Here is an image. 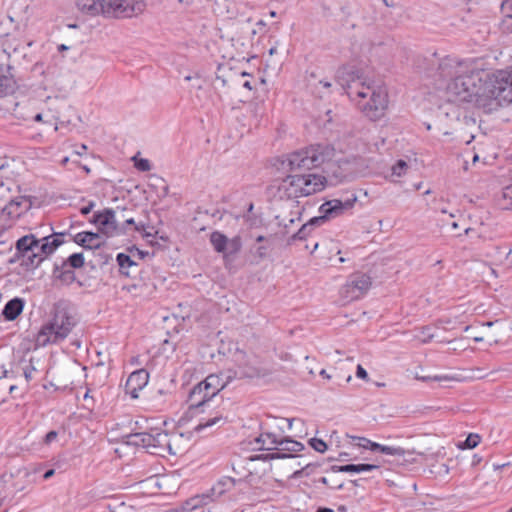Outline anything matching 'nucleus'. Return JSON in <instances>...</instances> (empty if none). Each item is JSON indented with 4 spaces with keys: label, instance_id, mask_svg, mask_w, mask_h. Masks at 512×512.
I'll return each instance as SVG.
<instances>
[{
    "label": "nucleus",
    "instance_id": "f257e3e1",
    "mask_svg": "<svg viewBox=\"0 0 512 512\" xmlns=\"http://www.w3.org/2000/svg\"><path fill=\"white\" fill-rule=\"evenodd\" d=\"M437 75L449 102L473 103L487 113L512 103V74L503 70L491 74L481 59L444 57Z\"/></svg>",
    "mask_w": 512,
    "mask_h": 512
},
{
    "label": "nucleus",
    "instance_id": "f03ea898",
    "mask_svg": "<svg viewBox=\"0 0 512 512\" xmlns=\"http://www.w3.org/2000/svg\"><path fill=\"white\" fill-rule=\"evenodd\" d=\"M337 81L346 89L348 97L364 117L378 121L385 116L389 98L384 86L368 79H361L355 75L352 67L339 69Z\"/></svg>",
    "mask_w": 512,
    "mask_h": 512
},
{
    "label": "nucleus",
    "instance_id": "7ed1b4c3",
    "mask_svg": "<svg viewBox=\"0 0 512 512\" xmlns=\"http://www.w3.org/2000/svg\"><path fill=\"white\" fill-rule=\"evenodd\" d=\"M327 179L314 173H292L282 179L278 185L280 198L297 199L322 191Z\"/></svg>",
    "mask_w": 512,
    "mask_h": 512
},
{
    "label": "nucleus",
    "instance_id": "20e7f679",
    "mask_svg": "<svg viewBox=\"0 0 512 512\" xmlns=\"http://www.w3.org/2000/svg\"><path fill=\"white\" fill-rule=\"evenodd\" d=\"M76 321L69 311L64 307H56L49 322L42 326L38 332L35 342L37 347H45L64 340Z\"/></svg>",
    "mask_w": 512,
    "mask_h": 512
},
{
    "label": "nucleus",
    "instance_id": "39448f33",
    "mask_svg": "<svg viewBox=\"0 0 512 512\" xmlns=\"http://www.w3.org/2000/svg\"><path fill=\"white\" fill-rule=\"evenodd\" d=\"M331 155L332 151L328 147L321 145L311 146L289 154L283 161V165L292 173H298L320 166L330 159Z\"/></svg>",
    "mask_w": 512,
    "mask_h": 512
},
{
    "label": "nucleus",
    "instance_id": "423d86ee",
    "mask_svg": "<svg viewBox=\"0 0 512 512\" xmlns=\"http://www.w3.org/2000/svg\"><path fill=\"white\" fill-rule=\"evenodd\" d=\"M188 413L194 418L193 430L195 432H203L206 430H214L224 426L228 417L221 407H214L213 404L204 407L188 408Z\"/></svg>",
    "mask_w": 512,
    "mask_h": 512
},
{
    "label": "nucleus",
    "instance_id": "0eeeda50",
    "mask_svg": "<svg viewBox=\"0 0 512 512\" xmlns=\"http://www.w3.org/2000/svg\"><path fill=\"white\" fill-rule=\"evenodd\" d=\"M356 201V195H352V197L347 198L344 201L339 199L326 201L319 207L320 216L310 219L308 223L302 226L300 233L306 231L312 226L321 225L325 223L327 219L337 217L345 211L352 209Z\"/></svg>",
    "mask_w": 512,
    "mask_h": 512
},
{
    "label": "nucleus",
    "instance_id": "6e6552de",
    "mask_svg": "<svg viewBox=\"0 0 512 512\" xmlns=\"http://www.w3.org/2000/svg\"><path fill=\"white\" fill-rule=\"evenodd\" d=\"M181 439L177 434L169 435L164 431L153 430L147 432L146 450L150 454L165 456L166 453L176 455L179 448L176 443Z\"/></svg>",
    "mask_w": 512,
    "mask_h": 512
},
{
    "label": "nucleus",
    "instance_id": "1a4fd4ad",
    "mask_svg": "<svg viewBox=\"0 0 512 512\" xmlns=\"http://www.w3.org/2000/svg\"><path fill=\"white\" fill-rule=\"evenodd\" d=\"M371 277L365 273H354L350 275L340 290L341 298L349 303L362 298L371 288Z\"/></svg>",
    "mask_w": 512,
    "mask_h": 512
},
{
    "label": "nucleus",
    "instance_id": "9d476101",
    "mask_svg": "<svg viewBox=\"0 0 512 512\" xmlns=\"http://www.w3.org/2000/svg\"><path fill=\"white\" fill-rule=\"evenodd\" d=\"M93 223L107 236H114L122 232L116 211L112 209H105L103 212L95 214L93 216Z\"/></svg>",
    "mask_w": 512,
    "mask_h": 512
},
{
    "label": "nucleus",
    "instance_id": "9b49d317",
    "mask_svg": "<svg viewBox=\"0 0 512 512\" xmlns=\"http://www.w3.org/2000/svg\"><path fill=\"white\" fill-rule=\"evenodd\" d=\"M30 207L29 201L24 197L11 200L0 213V223L4 226H10L11 223L20 217Z\"/></svg>",
    "mask_w": 512,
    "mask_h": 512
},
{
    "label": "nucleus",
    "instance_id": "f8f14e48",
    "mask_svg": "<svg viewBox=\"0 0 512 512\" xmlns=\"http://www.w3.org/2000/svg\"><path fill=\"white\" fill-rule=\"evenodd\" d=\"M215 396L205 387L204 381L195 385L188 395V408L204 407L213 404Z\"/></svg>",
    "mask_w": 512,
    "mask_h": 512
},
{
    "label": "nucleus",
    "instance_id": "ddd939ff",
    "mask_svg": "<svg viewBox=\"0 0 512 512\" xmlns=\"http://www.w3.org/2000/svg\"><path fill=\"white\" fill-rule=\"evenodd\" d=\"M149 381V373L145 369H138L132 372L125 384V391L133 399L139 397V392L146 387Z\"/></svg>",
    "mask_w": 512,
    "mask_h": 512
},
{
    "label": "nucleus",
    "instance_id": "4468645a",
    "mask_svg": "<svg viewBox=\"0 0 512 512\" xmlns=\"http://www.w3.org/2000/svg\"><path fill=\"white\" fill-rule=\"evenodd\" d=\"M73 241L85 249H98L104 244V240L99 233L84 231L79 232L73 237Z\"/></svg>",
    "mask_w": 512,
    "mask_h": 512
},
{
    "label": "nucleus",
    "instance_id": "2eb2a0df",
    "mask_svg": "<svg viewBox=\"0 0 512 512\" xmlns=\"http://www.w3.org/2000/svg\"><path fill=\"white\" fill-rule=\"evenodd\" d=\"M203 381L205 387H208V391L216 397L228 385L230 377L224 373L210 374Z\"/></svg>",
    "mask_w": 512,
    "mask_h": 512
},
{
    "label": "nucleus",
    "instance_id": "dca6fc26",
    "mask_svg": "<svg viewBox=\"0 0 512 512\" xmlns=\"http://www.w3.org/2000/svg\"><path fill=\"white\" fill-rule=\"evenodd\" d=\"M145 9L143 0H121L120 17H132Z\"/></svg>",
    "mask_w": 512,
    "mask_h": 512
},
{
    "label": "nucleus",
    "instance_id": "f3484780",
    "mask_svg": "<svg viewBox=\"0 0 512 512\" xmlns=\"http://www.w3.org/2000/svg\"><path fill=\"white\" fill-rule=\"evenodd\" d=\"M63 236L64 234L62 233H56L39 239L40 250H42L43 254L45 255V258L52 254L55 251V249L63 243Z\"/></svg>",
    "mask_w": 512,
    "mask_h": 512
},
{
    "label": "nucleus",
    "instance_id": "a211bd4d",
    "mask_svg": "<svg viewBox=\"0 0 512 512\" xmlns=\"http://www.w3.org/2000/svg\"><path fill=\"white\" fill-rule=\"evenodd\" d=\"M279 441L280 439H278V437L273 433H262L255 438V448L260 450L278 449Z\"/></svg>",
    "mask_w": 512,
    "mask_h": 512
},
{
    "label": "nucleus",
    "instance_id": "6ab92c4d",
    "mask_svg": "<svg viewBox=\"0 0 512 512\" xmlns=\"http://www.w3.org/2000/svg\"><path fill=\"white\" fill-rule=\"evenodd\" d=\"M77 9L88 16L101 15V1L100 0H76Z\"/></svg>",
    "mask_w": 512,
    "mask_h": 512
},
{
    "label": "nucleus",
    "instance_id": "aec40b11",
    "mask_svg": "<svg viewBox=\"0 0 512 512\" xmlns=\"http://www.w3.org/2000/svg\"><path fill=\"white\" fill-rule=\"evenodd\" d=\"M24 301L20 298H14L7 302L3 309V315L6 320H15L23 311Z\"/></svg>",
    "mask_w": 512,
    "mask_h": 512
},
{
    "label": "nucleus",
    "instance_id": "412c9836",
    "mask_svg": "<svg viewBox=\"0 0 512 512\" xmlns=\"http://www.w3.org/2000/svg\"><path fill=\"white\" fill-rule=\"evenodd\" d=\"M36 237L33 234L25 235L16 242V249L23 258V264L28 261L29 255L31 254L32 245L35 244Z\"/></svg>",
    "mask_w": 512,
    "mask_h": 512
},
{
    "label": "nucleus",
    "instance_id": "4be33fe9",
    "mask_svg": "<svg viewBox=\"0 0 512 512\" xmlns=\"http://www.w3.org/2000/svg\"><path fill=\"white\" fill-rule=\"evenodd\" d=\"M101 15L104 17H120L121 0H100Z\"/></svg>",
    "mask_w": 512,
    "mask_h": 512
},
{
    "label": "nucleus",
    "instance_id": "5701e85b",
    "mask_svg": "<svg viewBox=\"0 0 512 512\" xmlns=\"http://www.w3.org/2000/svg\"><path fill=\"white\" fill-rule=\"evenodd\" d=\"M210 500L211 496L208 494L196 495L185 502L183 509L185 511L196 512L207 505Z\"/></svg>",
    "mask_w": 512,
    "mask_h": 512
},
{
    "label": "nucleus",
    "instance_id": "b1692460",
    "mask_svg": "<svg viewBox=\"0 0 512 512\" xmlns=\"http://www.w3.org/2000/svg\"><path fill=\"white\" fill-rule=\"evenodd\" d=\"M379 467L377 465L373 464H348L343 466H334L332 469L333 471L337 472H353V473H362V472H369L372 470H376Z\"/></svg>",
    "mask_w": 512,
    "mask_h": 512
},
{
    "label": "nucleus",
    "instance_id": "393cba45",
    "mask_svg": "<svg viewBox=\"0 0 512 512\" xmlns=\"http://www.w3.org/2000/svg\"><path fill=\"white\" fill-rule=\"evenodd\" d=\"M45 259V255L40 250V241L35 239V244L32 245L31 254L29 255L28 261H25L27 267H38Z\"/></svg>",
    "mask_w": 512,
    "mask_h": 512
},
{
    "label": "nucleus",
    "instance_id": "a878e982",
    "mask_svg": "<svg viewBox=\"0 0 512 512\" xmlns=\"http://www.w3.org/2000/svg\"><path fill=\"white\" fill-rule=\"evenodd\" d=\"M228 238L219 231L210 234V242L216 252L224 254Z\"/></svg>",
    "mask_w": 512,
    "mask_h": 512
},
{
    "label": "nucleus",
    "instance_id": "bb28decb",
    "mask_svg": "<svg viewBox=\"0 0 512 512\" xmlns=\"http://www.w3.org/2000/svg\"><path fill=\"white\" fill-rule=\"evenodd\" d=\"M374 451H379L382 454L395 456V457H403L405 455V450L398 446H388L377 443L376 445H372Z\"/></svg>",
    "mask_w": 512,
    "mask_h": 512
},
{
    "label": "nucleus",
    "instance_id": "cd10ccee",
    "mask_svg": "<svg viewBox=\"0 0 512 512\" xmlns=\"http://www.w3.org/2000/svg\"><path fill=\"white\" fill-rule=\"evenodd\" d=\"M235 486V480L230 477H224L212 488L213 495L221 496L224 492Z\"/></svg>",
    "mask_w": 512,
    "mask_h": 512
},
{
    "label": "nucleus",
    "instance_id": "c85d7f7f",
    "mask_svg": "<svg viewBox=\"0 0 512 512\" xmlns=\"http://www.w3.org/2000/svg\"><path fill=\"white\" fill-rule=\"evenodd\" d=\"M242 247V241L240 236H235L231 239L227 240L225 251H224V257L233 256L237 254Z\"/></svg>",
    "mask_w": 512,
    "mask_h": 512
},
{
    "label": "nucleus",
    "instance_id": "c756f323",
    "mask_svg": "<svg viewBox=\"0 0 512 512\" xmlns=\"http://www.w3.org/2000/svg\"><path fill=\"white\" fill-rule=\"evenodd\" d=\"M511 253L512 248L510 246H495L493 251L489 253L488 256L494 257L497 261L502 263L509 257Z\"/></svg>",
    "mask_w": 512,
    "mask_h": 512
},
{
    "label": "nucleus",
    "instance_id": "7c9ffc66",
    "mask_svg": "<svg viewBox=\"0 0 512 512\" xmlns=\"http://www.w3.org/2000/svg\"><path fill=\"white\" fill-rule=\"evenodd\" d=\"M504 13L503 26L507 30H512V0H506L502 4Z\"/></svg>",
    "mask_w": 512,
    "mask_h": 512
},
{
    "label": "nucleus",
    "instance_id": "2f4dec72",
    "mask_svg": "<svg viewBox=\"0 0 512 512\" xmlns=\"http://www.w3.org/2000/svg\"><path fill=\"white\" fill-rule=\"evenodd\" d=\"M278 449L280 451L298 452L303 449V444L290 439H280Z\"/></svg>",
    "mask_w": 512,
    "mask_h": 512
},
{
    "label": "nucleus",
    "instance_id": "473e14b6",
    "mask_svg": "<svg viewBox=\"0 0 512 512\" xmlns=\"http://www.w3.org/2000/svg\"><path fill=\"white\" fill-rule=\"evenodd\" d=\"M147 432L134 433L127 436V444L143 447L146 449Z\"/></svg>",
    "mask_w": 512,
    "mask_h": 512
},
{
    "label": "nucleus",
    "instance_id": "72a5a7b5",
    "mask_svg": "<svg viewBox=\"0 0 512 512\" xmlns=\"http://www.w3.org/2000/svg\"><path fill=\"white\" fill-rule=\"evenodd\" d=\"M68 265L71 268H80L84 265V256L82 253H74L70 255L67 259V263L64 264V267Z\"/></svg>",
    "mask_w": 512,
    "mask_h": 512
},
{
    "label": "nucleus",
    "instance_id": "f704fd0d",
    "mask_svg": "<svg viewBox=\"0 0 512 512\" xmlns=\"http://www.w3.org/2000/svg\"><path fill=\"white\" fill-rule=\"evenodd\" d=\"M117 262L120 266V269L123 273L128 274V271H125L127 268H129L132 265H135V263L131 260L130 256L124 253H119L117 255Z\"/></svg>",
    "mask_w": 512,
    "mask_h": 512
},
{
    "label": "nucleus",
    "instance_id": "c9c22d12",
    "mask_svg": "<svg viewBox=\"0 0 512 512\" xmlns=\"http://www.w3.org/2000/svg\"><path fill=\"white\" fill-rule=\"evenodd\" d=\"M480 442V436L478 434L471 433L467 436L466 440L459 445L461 449H473Z\"/></svg>",
    "mask_w": 512,
    "mask_h": 512
},
{
    "label": "nucleus",
    "instance_id": "e433bc0d",
    "mask_svg": "<svg viewBox=\"0 0 512 512\" xmlns=\"http://www.w3.org/2000/svg\"><path fill=\"white\" fill-rule=\"evenodd\" d=\"M316 468H317L316 464L307 463V464H305L302 467V469L296 470L293 473V477L294 478H301L303 476H309L310 474H312L315 471Z\"/></svg>",
    "mask_w": 512,
    "mask_h": 512
},
{
    "label": "nucleus",
    "instance_id": "4c0bfd02",
    "mask_svg": "<svg viewBox=\"0 0 512 512\" xmlns=\"http://www.w3.org/2000/svg\"><path fill=\"white\" fill-rule=\"evenodd\" d=\"M351 439L356 442L355 443L356 446H358L360 448L368 449L371 451H374V448L372 447V445L377 444L376 442H373L364 437L351 436Z\"/></svg>",
    "mask_w": 512,
    "mask_h": 512
},
{
    "label": "nucleus",
    "instance_id": "58836bf2",
    "mask_svg": "<svg viewBox=\"0 0 512 512\" xmlns=\"http://www.w3.org/2000/svg\"><path fill=\"white\" fill-rule=\"evenodd\" d=\"M503 208L512 209V184L502 190Z\"/></svg>",
    "mask_w": 512,
    "mask_h": 512
},
{
    "label": "nucleus",
    "instance_id": "ea45409f",
    "mask_svg": "<svg viewBox=\"0 0 512 512\" xmlns=\"http://www.w3.org/2000/svg\"><path fill=\"white\" fill-rule=\"evenodd\" d=\"M408 169V164L404 160H398L392 167V175L401 177Z\"/></svg>",
    "mask_w": 512,
    "mask_h": 512
},
{
    "label": "nucleus",
    "instance_id": "a19ab883",
    "mask_svg": "<svg viewBox=\"0 0 512 512\" xmlns=\"http://www.w3.org/2000/svg\"><path fill=\"white\" fill-rule=\"evenodd\" d=\"M134 165L139 171H142V172L150 171L152 168L150 161L148 159H144V158H141V159L134 158Z\"/></svg>",
    "mask_w": 512,
    "mask_h": 512
},
{
    "label": "nucleus",
    "instance_id": "79ce46f5",
    "mask_svg": "<svg viewBox=\"0 0 512 512\" xmlns=\"http://www.w3.org/2000/svg\"><path fill=\"white\" fill-rule=\"evenodd\" d=\"M416 337L422 343H428L433 339L434 335L431 333V329L429 327H424Z\"/></svg>",
    "mask_w": 512,
    "mask_h": 512
},
{
    "label": "nucleus",
    "instance_id": "37998d69",
    "mask_svg": "<svg viewBox=\"0 0 512 512\" xmlns=\"http://www.w3.org/2000/svg\"><path fill=\"white\" fill-rule=\"evenodd\" d=\"M23 375L27 383H29L32 379H34L35 374L37 373L36 368L31 364H27L23 367Z\"/></svg>",
    "mask_w": 512,
    "mask_h": 512
},
{
    "label": "nucleus",
    "instance_id": "c03bdc74",
    "mask_svg": "<svg viewBox=\"0 0 512 512\" xmlns=\"http://www.w3.org/2000/svg\"><path fill=\"white\" fill-rule=\"evenodd\" d=\"M310 445L313 447L314 450L320 453H324L327 450V444L318 438H312L310 440Z\"/></svg>",
    "mask_w": 512,
    "mask_h": 512
},
{
    "label": "nucleus",
    "instance_id": "a18cd8bd",
    "mask_svg": "<svg viewBox=\"0 0 512 512\" xmlns=\"http://www.w3.org/2000/svg\"><path fill=\"white\" fill-rule=\"evenodd\" d=\"M12 90L10 80L7 77L0 78V96L6 95Z\"/></svg>",
    "mask_w": 512,
    "mask_h": 512
},
{
    "label": "nucleus",
    "instance_id": "49530a36",
    "mask_svg": "<svg viewBox=\"0 0 512 512\" xmlns=\"http://www.w3.org/2000/svg\"><path fill=\"white\" fill-rule=\"evenodd\" d=\"M422 381H437V382H442V381H451L453 380L454 378L449 376V375H434V376H423L420 378Z\"/></svg>",
    "mask_w": 512,
    "mask_h": 512
},
{
    "label": "nucleus",
    "instance_id": "de8ad7c7",
    "mask_svg": "<svg viewBox=\"0 0 512 512\" xmlns=\"http://www.w3.org/2000/svg\"><path fill=\"white\" fill-rule=\"evenodd\" d=\"M232 358L237 364H243L245 353L242 350H240L236 344H234V353L232 354Z\"/></svg>",
    "mask_w": 512,
    "mask_h": 512
},
{
    "label": "nucleus",
    "instance_id": "09e8293b",
    "mask_svg": "<svg viewBox=\"0 0 512 512\" xmlns=\"http://www.w3.org/2000/svg\"><path fill=\"white\" fill-rule=\"evenodd\" d=\"M57 436H58V433L56 431H50L46 434L45 438H44V443L46 445H50L51 443H53L56 439H57Z\"/></svg>",
    "mask_w": 512,
    "mask_h": 512
},
{
    "label": "nucleus",
    "instance_id": "8fccbe9b",
    "mask_svg": "<svg viewBox=\"0 0 512 512\" xmlns=\"http://www.w3.org/2000/svg\"><path fill=\"white\" fill-rule=\"evenodd\" d=\"M356 376L360 379L368 380V373L361 365L357 366Z\"/></svg>",
    "mask_w": 512,
    "mask_h": 512
},
{
    "label": "nucleus",
    "instance_id": "3c124183",
    "mask_svg": "<svg viewBox=\"0 0 512 512\" xmlns=\"http://www.w3.org/2000/svg\"><path fill=\"white\" fill-rule=\"evenodd\" d=\"M125 223L128 224V225H134L135 226V230L136 231H142V229L144 228V225H140V224H135L134 222V219L133 218H127L125 219Z\"/></svg>",
    "mask_w": 512,
    "mask_h": 512
},
{
    "label": "nucleus",
    "instance_id": "603ef678",
    "mask_svg": "<svg viewBox=\"0 0 512 512\" xmlns=\"http://www.w3.org/2000/svg\"><path fill=\"white\" fill-rule=\"evenodd\" d=\"M256 255L261 259L265 258L267 255V248L265 246L258 247L256 249Z\"/></svg>",
    "mask_w": 512,
    "mask_h": 512
},
{
    "label": "nucleus",
    "instance_id": "864d4df0",
    "mask_svg": "<svg viewBox=\"0 0 512 512\" xmlns=\"http://www.w3.org/2000/svg\"><path fill=\"white\" fill-rule=\"evenodd\" d=\"M192 79H195V80H196V83H195V84H193V87H194V88H197V89H200V88L202 87V85H201V83H200V81H199V77H198L197 75H196V76H194V77H193V76H191V75H187V76H185V80H186V81H191Z\"/></svg>",
    "mask_w": 512,
    "mask_h": 512
},
{
    "label": "nucleus",
    "instance_id": "5fc2aeb1",
    "mask_svg": "<svg viewBox=\"0 0 512 512\" xmlns=\"http://www.w3.org/2000/svg\"><path fill=\"white\" fill-rule=\"evenodd\" d=\"M93 207H94V203H90L89 205L84 206V207L81 208V213L83 215H87V214H89L91 212Z\"/></svg>",
    "mask_w": 512,
    "mask_h": 512
},
{
    "label": "nucleus",
    "instance_id": "6e6d98bb",
    "mask_svg": "<svg viewBox=\"0 0 512 512\" xmlns=\"http://www.w3.org/2000/svg\"><path fill=\"white\" fill-rule=\"evenodd\" d=\"M285 457H291V456H290V455H287V454L279 453V452H277V453H272V454L270 455V458H271V459H275V458H285Z\"/></svg>",
    "mask_w": 512,
    "mask_h": 512
},
{
    "label": "nucleus",
    "instance_id": "4d7b16f0",
    "mask_svg": "<svg viewBox=\"0 0 512 512\" xmlns=\"http://www.w3.org/2000/svg\"><path fill=\"white\" fill-rule=\"evenodd\" d=\"M55 471L53 469H50L48 471H46L43 475V478L45 480L49 479L50 477H52L54 475Z\"/></svg>",
    "mask_w": 512,
    "mask_h": 512
},
{
    "label": "nucleus",
    "instance_id": "13d9d810",
    "mask_svg": "<svg viewBox=\"0 0 512 512\" xmlns=\"http://www.w3.org/2000/svg\"><path fill=\"white\" fill-rule=\"evenodd\" d=\"M319 84L324 87V88H330L331 87V83L327 80H320L319 81Z\"/></svg>",
    "mask_w": 512,
    "mask_h": 512
},
{
    "label": "nucleus",
    "instance_id": "bf43d9fd",
    "mask_svg": "<svg viewBox=\"0 0 512 512\" xmlns=\"http://www.w3.org/2000/svg\"><path fill=\"white\" fill-rule=\"evenodd\" d=\"M320 375H321L323 378H325V379H328V380H329V379H331V375H329V374L326 372V370H325V369H322V370L320 371Z\"/></svg>",
    "mask_w": 512,
    "mask_h": 512
},
{
    "label": "nucleus",
    "instance_id": "052dcab7",
    "mask_svg": "<svg viewBox=\"0 0 512 512\" xmlns=\"http://www.w3.org/2000/svg\"><path fill=\"white\" fill-rule=\"evenodd\" d=\"M63 276L66 278H70L72 279L74 276H73V273L71 271H64L63 273Z\"/></svg>",
    "mask_w": 512,
    "mask_h": 512
},
{
    "label": "nucleus",
    "instance_id": "680f3d73",
    "mask_svg": "<svg viewBox=\"0 0 512 512\" xmlns=\"http://www.w3.org/2000/svg\"><path fill=\"white\" fill-rule=\"evenodd\" d=\"M317 512H334V510L330 508H319Z\"/></svg>",
    "mask_w": 512,
    "mask_h": 512
},
{
    "label": "nucleus",
    "instance_id": "e2e57ef3",
    "mask_svg": "<svg viewBox=\"0 0 512 512\" xmlns=\"http://www.w3.org/2000/svg\"><path fill=\"white\" fill-rule=\"evenodd\" d=\"M177 1L183 5H190L192 3V0H177Z\"/></svg>",
    "mask_w": 512,
    "mask_h": 512
},
{
    "label": "nucleus",
    "instance_id": "0e129e2a",
    "mask_svg": "<svg viewBox=\"0 0 512 512\" xmlns=\"http://www.w3.org/2000/svg\"><path fill=\"white\" fill-rule=\"evenodd\" d=\"M34 119H35V121H37V122L42 121V114H41V113L36 114V115H35V117H34Z\"/></svg>",
    "mask_w": 512,
    "mask_h": 512
},
{
    "label": "nucleus",
    "instance_id": "69168bd1",
    "mask_svg": "<svg viewBox=\"0 0 512 512\" xmlns=\"http://www.w3.org/2000/svg\"><path fill=\"white\" fill-rule=\"evenodd\" d=\"M243 87L247 88L248 90H252V87H251V84L249 81H246L244 84H243Z\"/></svg>",
    "mask_w": 512,
    "mask_h": 512
},
{
    "label": "nucleus",
    "instance_id": "338daca9",
    "mask_svg": "<svg viewBox=\"0 0 512 512\" xmlns=\"http://www.w3.org/2000/svg\"><path fill=\"white\" fill-rule=\"evenodd\" d=\"M58 49H59V51L68 50V46H66L64 44H61V45L58 46Z\"/></svg>",
    "mask_w": 512,
    "mask_h": 512
},
{
    "label": "nucleus",
    "instance_id": "774afa93",
    "mask_svg": "<svg viewBox=\"0 0 512 512\" xmlns=\"http://www.w3.org/2000/svg\"><path fill=\"white\" fill-rule=\"evenodd\" d=\"M69 162V158L68 157H64L62 160H61V164L64 166L66 165L67 163Z\"/></svg>",
    "mask_w": 512,
    "mask_h": 512
}]
</instances>
